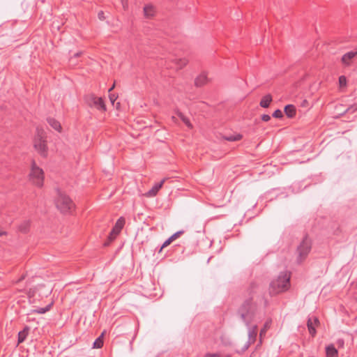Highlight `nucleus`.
<instances>
[{"label":"nucleus","mask_w":357,"mask_h":357,"mask_svg":"<svg viewBox=\"0 0 357 357\" xmlns=\"http://www.w3.org/2000/svg\"><path fill=\"white\" fill-rule=\"evenodd\" d=\"M204 357H231V356H222L220 354L207 353L204 355Z\"/></svg>","instance_id":"c85d7f7f"},{"label":"nucleus","mask_w":357,"mask_h":357,"mask_svg":"<svg viewBox=\"0 0 357 357\" xmlns=\"http://www.w3.org/2000/svg\"><path fill=\"white\" fill-rule=\"evenodd\" d=\"M312 243L310 238L307 236H305L299 246L298 247V260L301 262L302 261L307 255L310 253L311 250Z\"/></svg>","instance_id":"423d86ee"},{"label":"nucleus","mask_w":357,"mask_h":357,"mask_svg":"<svg viewBox=\"0 0 357 357\" xmlns=\"http://www.w3.org/2000/svg\"><path fill=\"white\" fill-rule=\"evenodd\" d=\"M268 327V323L266 322L264 325V328H262L260 331V336L261 337L264 333H266V328Z\"/></svg>","instance_id":"473e14b6"},{"label":"nucleus","mask_w":357,"mask_h":357,"mask_svg":"<svg viewBox=\"0 0 357 357\" xmlns=\"http://www.w3.org/2000/svg\"><path fill=\"white\" fill-rule=\"evenodd\" d=\"M166 178H163L160 183H155L146 193L147 197H154L157 195L159 190L162 188Z\"/></svg>","instance_id":"9d476101"},{"label":"nucleus","mask_w":357,"mask_h":357,"mask_svg":"<svg viewBox=\"0 0 357 357\" xmlns=\"http://www.w3.org/2000/svg\"><path fill=\"white\" fill-rule=\"evenodd\" d=\"M319 322V320L317 317H314L313 319L309 318L307 320V328L309 333L314 336L316 333V330L314 328V324Z\"/></svg>","instance_id":"ddd939ff"},{"label":"nucleus","mask_w":357,"mask_h":357,"mask_svg":"<svg viewBox=\"0 0 357 357\" xmlns=\"http://www.w3.org/2000/svg\"><path fill=\"white\" fill-rule=\"evenodd\" d=\"M242 138V135L240 134L230 135L226 137V139L227 141L230 142H234V141H238Z\"/></svg>","instance_id":"b1692460"},{"label":"nucleus","mask_w":357,"mask_h":357,"mask_svg":"<svg viewBox=\"0 0 357 357\" xmlns=\"http://www.w3.org/2000/svg\"><path fill=\"white\" fill-rule=\"evenodd\" d=\"M123 225H114L112 230L110 231V233L109 234L107 241L105 242L104 244L105 246L108 245L112 241H113L116 238V236L121 231V230L123 229Z\"/></svg>","instance_id":"6e6552de"},{"label":"nucleus","mask_w":357,"mask_h":357,"mask_svg":"<svg viewBox=\"0 0 357 357\" xmlns=\"http://www.w3.org/2000/svg\"><path fill=\"white\" fill-rule=\"evenodd\" d=\"M261 119L264 121H268L271 119V116L268 114H263L261 116Z\"/></svg>","instance_id":"72a5a7b5"},{"label":"nucleus","mask_w":357,"mask_h":357,"mask_svg":"<svg viewBox=\"0 0 357 357\" xmlns=\"http://www.w3.org/2000/svg\"><path fill=\"white\" fill-rule=\"evenodd\" d=\"M29 179L33 184L38 187H41L44 181V173L43 169L37 166L36 163L33 161L31 163V169L29 174Z\"/></svg>","instance_id":"39448f33"},{"label":"nucleus","mask_w":357,"mask_h":357,"mask_svg":"<svg viewBox=\"0 0 357 357\" xmlns=\"http://www.w3.org/2000/svg\"><path fill=\"white\" fill-rule=\"evenodd\" d=\"M326 357H338L337 350L333 344H330L326 348Z\"/></svg>","instance_id":"f3484780"},{"label":"nucleus","mask_w":357,"mask_h":357,"mask_svg":"<svg viewBox=\"0 0 357 357\" xmlns=\"http://www.w3.org/2000/svg\"><path fill=\"white\" fill-rule=\"evenodd\" d=\"M119 106H120V103H119V102H117V103H116V108H118Z\"/></svg>","instance_id":"a19ab883"},{"label":"nucleus","mask_w":357,"mask_h":357,"mask_svg":"<svg viewBox=\"0 0 357 357\" xmlns=\"http://www.w3.org/2000/svg\"><path fill=\"white\" fill-rule=\"evenodd\" d=\"M45 138V135L44 131L37 128L36 135L33 140L34 148L43 156H46L47 155V144Z\"/></svg>","instance_id":"20e7f679"},{"label":"nucleus","mask_w":357,"mask_h":357,"mask_svg":"<svg viewBox=\"0 0 357 357\" xmlns=\"http://www.w3.org/2000/svg\"><path fill=\"white\" fill-rule=\"evenodd\" d=\"M208 81L207 75L205 73H202L196 77L195 84L197 86H202L207 84Z\"/></svg>","instance_id":"f8f14e48"},{"label":"nucleus","mask_w":357,"mask_h":357,"mask_svg":"<svg viewBox=\"0 0 357 357\" xmlns=\"http://www.w3.org/2000/svg\"><path fill=\"white\" fill-rule=\"evenodd\" d=\"M284 111L288 117L292 118L296 115V108L293 105H287Z\"/></svg>","instance_id":"aec40b11"},{"label":"nucleus","mask_w":357,"mask_h":357,"mask_svg":"<svg viewBox=\"0 0 357 357\" xmlns=\"http://www.w3.org/2000/svg\"><path fill=\"white\" fill-rule=\"evenodd\" d=\"M38 292L39 296H47L51 293V290L49 288L45 289V286L44 284H40L33 291V296H35Z\"/></svg>","instance_id":"9b49d317"},{"label":"nucleus","mask_w":357,"mask_h":357,"mask_svg":"<svg viewBox=\"0 0 357 357\" xmlns=\"http://www.w3.org/2000/svg\"><path fill=\"white\" fill-rule=\"evenodd\" d=\"M123 225H114L112 230L110 231V233L109 234L107 241L105 242L104 244L105 246L108 245L112 241H113L116 238V236L121 231V230L123 229Z\"/></svg>","instance_id":"1a4fd4ad"},{"label":"nucleus","mask_w":357,"mask_h":357,"mask_svg":"<svg viewBox=\"0 0 357 357\" xmlns=\"http://www.w3.org/2000/svg\"><path fill=\"white\" fill-rule=\"evenodd\" d=\"M178 116L180 117V119L182 120V121L190 128H192V126L191 124V123L190 122V120L186 117L182 113L179 112L178 114Z\"/></svg>","instance_id":"5701e85b"},{"label":"nucleus","mask_w":357,"mask_h":357,"mask_svg":"<svg viewBox=\"0 0 357 357\" xmlns=\"http://www.w3.org/2000/svg\"><path fill=\"white\" fill-rule=\"evenodd\" d=\"M273 116L275 118H282L283 116L282 112L280 109H276L273 113Z\"/></svg>","instance_id":"cd10ccee"},{"label":"nucleus","mask_w":357,"mask_h":357,"mask_svg":"<svg viewBox=\"0 0 357 357\" xmlns=\"http://www.w3.org/2000/svg\"><path fill=\"white\" fill-rule=\"evenodd\" d=\"M52 303L47 305L45 307H40L35 310L38 314H44L46 312L49 311L51 308Z\"/></svg>","instance_id":"393cba45"},{"label":"nucleus","mask_w":357,"mask_h":357,"mask_svg":"<svg viewBox=\"0 0 357 357\" xmlns=\"http://www.w3.org/2000/svg\"><path fill=\"white\" fill-rule=\"evenodd\" d=\"M23 278H24V277H22L21 278H20V280H18V282H20V280H22Z\"/></svg>","instance_id":"79ce46f5"},{"label":"nucleus","mask_w":357,"mask_h":357,"mask_svg":"<svg viewBox=\"0 0 357 357\" xmlns=\"http://www.w3.org/2000/svg\"><path fill=\"white\" fill-rule=\"evenodd\" d=\"M183 232L184 231L183 230H180L172 234L169 238L170 239H172V241L173 242L174 240L178 238L182 234H183Z\"/></svg>","instance_id":"bb28decb"},{"label":"nucleus","mask_w":357,"mask_h":357,"mask_svg":"<svg viewBox=\"0 0 357 357\" xmlns=\"http://www.w3.org/2000/svg\"><path fill=\"white\" fill-rule=\"evenodd\" d=\"M267 303L266 299L261 294L258 293L257 291L252 290L250 296L244 301L238 308V314L248 328V340L245 344L241 351L237 350L236 353L241 354L244 352L249 348L252 343L255 342L257 334V326L254 325L250 326V324L257 317L260 307L261 306L266 307Z\"/></svg>","instance_id":"f257e3e1"},{"label":"nucleus","mask_w":357,"mask_h":357,"mask_svg":"<svg viewBox=\"0 0 357 357\" xmlns=\"http://www.w3.org/2000/svg\"><path fill=\"white\" fill-rule=\"evenodd\" d=\"M98 18H99L100 20H104V19H105L104 13H103L102 11H100V12L98 13Z\"/></svg>","instance_id":"f704fd0d"},{"label":"nucleus","mask_w":357,"mask_h":357,"mask_svg":"<svg viewBox=\"0 0 357 357\" xmlns=\"http://www.w3.org/2000/svg\"><path fill=\"white\" fill-rule=\"evenodd\" d=\"M54 203L56 208L63 214H69L75 208V204L66 193L59 189L56 190Z\"/></svg>","instance_id":"7ed1b4c3"},{"label":"nucleus","mask_w":357,"mask_h":357,"mask_svg":"<svg viewBox=\"0 0 357 357\" xmlns=\"http://www.w3.org/2000/svg\"><path fill=\"white\" fill-rule=\"evenodd\" d=\"M357 55V50L356 51H351L346 54H344L342 57V61L346 64L349 65L350 63V61Z\"/></svg>","instance_id":"2eb2a0df"},{"label":"nucleus","mask_w":357,"mask_h":357,"mask_svg":"<svg viewBox=\"0 0 357 357\" xmlns=\"http://www.w3.org/2000/svg\"><path fill=\"white\" fill-rule=\"evenodd\" d=\"M114 86H115V85H114V84H113V85H112V86L109 89L108 91H109V92L112 91L114 89Z\"/></svg>","instance_id":"58836bf2"},{"label":"nucleus","mask_w":357,"mask_h":357,"mask_svg":"<svg viewBox=\"0 0 357 357\" xmlns=\"http://www.w3.org/2000/svg\"><path fill=\"white\" fill-rule=\"evenodd\" d=\"M109 98L112 105H114V102L117 98V96L115 94H109Z\"/></svg>","instance_id":"c756f323"},{"label":"nucleus","mask_w":357,"mask_h":357,"mask_svg":"<svg viewBox=\"0 0 357 357\" xmlns=\"http://www.w3.org/2000/svg\"><path fill=\"white\" fill-rule=\"evenodd\" d=\"M82 54V52H77L74 54L75 57H78Z\"/></svg>","instance_id":"4c0bfd02"},{"label":"nucleus","mask_w":357,"mask_h":357,"mask_svg":"<svg viewBox=\"0 0 357 357\" xmlns=\"http://www.w3.org/2000/svg\"><path fill=\"white\" fill-rule=\"evenodd\" d=\"M123 3V7L124 9H127L128 8V3H124L123 1L122 2Z\"/></svg>","instance_id":"e433bc0d"},{"label":"nucleus","mask_w":357,"mask_h":357,"mask_svg":"<svg viewBox=\"0 0 357 357\" xmlns=\"http://www.w3.org/2000/svg\"><path fill=\"white\" fill-rule=\"evenodd\" d=\"M125 222V220L123 219V217H120L117 221H116V224H119V223H123Z\"/></svg>","instance_id":"c9c22d12"},{"label":"nucleus","mask_w":357,"mask_h":357,"mask_svg":"<svg viewBox=\"0 0 357 357\" xmlns=\"http://www.w3.org/2000/svg\"><path fill=\"white\" fill-rule=\"evenodd\" d=\"M272 96L271 94H267L264 96L261 101H260V106L264 108H267L269 107L270 103L272 102Z\"/></svg>","instance_id":"a211bd4d"},{"label":"nucleus","mask_w":357,"mask_h":357,"mask_svg":"<svg viewBox=\"0 0 357 357\" xmlns=\"http://www.w3.org/2000/svg\"><path fill=\"white\" fill-rule=\"evenodd\" d=\"M340 87H345L347 86V78L345 76L342 75L339 77Z\"/></svg>","instance_id":"a878e982"},{"label":"nucleus","mask_w":357,"mask_h":357,"mask_svg":"<svg viewBox=\"0 0 357 357\" xmlns=\"http://www.w3.org/2000/svg\"><path fill=\"white\" fill-rule=\"evenodd\" d=\"M47 122L50 124V126L53 128L55 130L58 132H61V126L60 123L55 120L54 119L50 118L47 119Z\"/></svg>","instance_id":"412c9836"},{"label":"nucleus","mask_w":357,"mask_h":357,"mask_svg":"<svg viewBox=\"0 0 357 357\" xmlns=\"http://www.w3.org/2000/svg\"><path fill=\"white\" fill-rule=\"evenodd\" d=\"M30 331V328L29 326H25L24 329L18 333V344L22 343L26 338Z\"/></svg>","instance_id":"dca6fc26"},{"label":"nucleus","mask_w":357,"mask_h":357,"mask_svg":"<svg viewBox=\"0 0 357 357\" xmlns=\"http://www.w3.org/2000/svg\"><path fill=\"white\" fill-rule=\"evenodd\" d=\"M172 239H170V238H167L162 244V247H161V249H163L164 248L168 246L171 243H172Z\"/></svg>","instance_id":"2f4dec72"},{"label":"nucleus","mask_w":357,"mask_h":357,"mask_svg":"<svg viewBox=\"0 0 357 357\" xmlns=\"http://www.w3.org/2000/svg\"><path fill=\"white\" fill-rule=\"evenodd\" d=\"M357 110V106L356 105H351L349 107L347 108V112H354L355 111Z\"/></svg>","instance_id":"7c9ffc66"},{"label":"nucleus","mask_w":357,"mask_h":357,"mask_svg":"<svg viewBox=\"0 0 357 357\" xmlns=\"http://www.w3.org/2000/svg\"><path fill=\"white\" fill-rule=\"evenodd\" d=\"M290 273L281 272L279 275L270 283V294L273 296L287 291L290 287Z\"/></svg>","instance_id":"f03ea898"},{"label":"nucleus","mask_w":357,"mask_h":357,"mask_svg":"<svg viewBox=\"0 0 357 357\" xmlns=\"http://www.w3.org/2000/svg\"><path fill=\"white\" fill-rule=\"evenodd\" d=\"M338 342H340V344H344V341L342 340H339Z\"/></svg>","instance_id":"ea45409f"},{"label":"nucleus","mask_w":357,"mask_h":357,"mask_svg":"<svg viewBox=\"0 0 357 357\" xmlns=\"http://www.w3.org/2000/svg\"><path fill=\"white\" fill-rule=\"evenodd\" d=\"M172 61L174 63L175 68L176 69H181V68H183L188 63V60L185 57H183V58H177L176 57V58L172 60Z\"/></svg>","instance_id":"4468645a"},{"label":"nucleus","mask_w":357,"mask_h":357,"mask_svg":"<svg viewBox=\"0 0 357 357\" xmlns=\"http://www.w3.org/2000/svg\"><path fill=\"white\" fill-rule=\"evenodd\" d=\"M144 16L147 18L151 17L155 14V8L151 5H146L144 7Z\"/></svg>","instance_id":"6ab92c4d"},{"label":"nucleus","mask_w":357,"mask_h":357,"mask_svg":"<svg viewBox=\"0 0 357 357\" xmlns=\"http://www.w3.org/2000/svg\"><path fill=\"white\" fill-rule=\"evenodd\" d=\"M103 335L104 333L94 341L93 348L100 349L103 346Z\"/></svg>","instance_id":"4be33fe9"},{"label":"nucleus","mask_w":357,"mask_h":357,"mask_svg":"<svg viewBox=\"0 0 357 357\" xmlns=\"http://www.w3.org/2000/svg\"><path fill=\"white\" fill-rule=\"evenodd\" d=\"M86 102L90 107H94L101 111L106 110V106L102 98L91 94L86 97Z\"/></svg>","instance_id":"0eeeda50"}]
</instances>
